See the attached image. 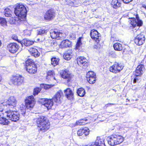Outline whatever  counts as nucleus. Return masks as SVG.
Listing matches in <instances>:
<instances>
[{
    "mask_svg": "<svg viewBox=\"0 0 146 146\" xmlns=\"http://www.w3.org/2000/svg\"><path fill=\"white\" fill-rule=\"evenodd\" d=\"M46 30L44 29H40L38 31V35H42L45 33H46Z\"/></svg>",
    "mask_w": 146,
    "mask_h": 146,
    "instance_id": "obj_43",
    "label": "nucleus"
},
{
    "mask_svg": "<svg viewBox=\"0 0 146 146\" xmlns=\"http://www.w3.org/2000/svg\"><path fill=\"white\" fill-rule=\"evenodd\" d=\"M113 90L115 92H116V90H115L113 89Z\"/></svg>",
    "mask_w": 146,
    "mask_h": 146,
    "instance_id": "obj_51",
    "label": "nucleus"
},
{
    "mask_svg": "<svg viewBox=\"0 0 146 146\" xmlns=\"http://www.w3.org/2000/svg\"><path fill=\"white\" fill-rule=\"evenodd\" d=\"M130 23L133 27H135L137 23L136 19L135 18H131Z\"/></svg>",
    "mask_w": 146,
    "mask_h": 146,
    "instance_id": "obj_37",
    "label": "nucleus"
},
{
    "mask_svg": "<svg viewBox=\"0 0 146 146\" xmlns=\"http://www.w3.org/2000/svg\"><path fill=\"white\" fill-rule=\"evenodd\" d=\"M90 130L88 127H85L84 128L80 129L77 131V134L79 136L84 135L85 136L88 135L90 132Z\"/></svg>",
    "mask_w": 146,
    "mask_h": 146,
    "instance_id": "obj_20",
    "label": "nucleus"
},
{
    "mask_svg": "<svg viewBox=\"0 0 146 146\" xmlns=\"http://www.w3.org/2000/svg\"><path fill=\"white\" fill-rule=\"evenodd\" d=\"M7 22L4 18H0V24L2 26H5L6 25Z\"/></svg>",
    "mask_w": 146,
    "mask_h": 146,
    "instance_id": "obj_38",
    "label": "nucleus"
},
{
    "mask_svg": "<svg viewBox=\"0 0 146 146\" xmlns=\"http://www.w3.org/2000/svg\"><path fill=\"white\" fill-rule=\"evenodd\" d=\"M77 61L78 65L80 66L86 67L88 65V60L84 57H78L77 59Z\"/></svg>",
    "mask_w": 146,
    "mask_h": 146,
    "instance_id": "obj_16",
    "label": "nucleus"
},
{
    "mask_svg": "<svg viewBox=\"0 0 146 146\" xmlns=\"http://www.w3.org/2000/svg\"><path fill=\"white\" fill-rule=\"evenodd\" d=\"M41 90L40 88H36L34 89V90L33 94L34 95H36L38 94L40 92Z\"/></svg>",
    "mask_w": 146,
    "mask_h": 146,
    "instance_id": "obj_39",
    "label": "nucleus"
},
{
    "mask_svg": "<svg viewBox=\"0 0 146 146\" xmlns=\"http://www.w3.org/2000/svg\"><path fill=\"white\" fill-rule=\"evenodd\" d=\"M133 0H123V2L125 3H128L131 2Z\"/></svg>",
    "mask_w": 146,
    "mask_h": 146,
    "instance_id": "obj_47",
    "label": "nucleus"
},
{
    "mask_svg": "<svg viewBox=\"0 0 146 146\" xmlns=\"http://www.w3.org/2000/svg\"><path fill=\"white\" fill-rule=\"evenodd\" d=\"M71 45V42L68 40H65L62 41L60 47L62 48L69 47Z\"/></svg>",
    "mask_w": 146,
    "mask_h": 146,
    "instance_id": "obj_26",
    "label": "nucleus"
},
{
    "mask_svg": "<svg viewBox=\"0 0 146 146\" xmlns=\"http://www.w3.org/2000/svg\"><path fill=\"white\" fill-rule=\"evenodd\" d=\"M145 70V67L142 64L138 66L136 68L135 71V74L132 76V79L135 78L133 79V82L134 83H136L138 79L137 77L141 76Z\"/></svg>",
    "mask_w": 146,
    "mask_h": 146,
    "instance_id": "obj_7",
    "label": "nucleus"
},
{
    "mask_svg": "<svg viewBox=\"0 0 146 146\" xmlns=\"http://www.w3.org/2000/svg\"><path fill=\"white\" fill-rule=\"evenodd\" d=\"M62 95L63 93L62 91H59L52 99H48L42 98L40 99V101L48 109H50L52 107L53 105V101H54V102L58 104L61 103L62 100L61 96Z\"/></svg>",
    "mask_w": 146,
    "mask_h": 146,
    "instance_id": "obj_1",
    "label": "nucleus"
},
{
    "mask_svg": "<svg viewBox=\"0 0 146 146\" xmlns=\"http://www.w3.org/2000/svg\"><path fill=\"white\" fill-rule=\"evenodd\" d=\"M142 7L146 9V5H143L142 6Z\"/></svg>",
    "mask_w": 146,
    "mask_h": 146,
    "instance_id": "obj_49",
    "label": "nucleus"
},
{
    "mask_svg": "<svg viewBox=\"0 0 146 146\" xmlns=\"http://www.w3.org/2000/svg\"><path fill=\"white\" fill-rule=\"evenodd\" d=\"M113 47L115 50L117 51H121L123 49L122 44L118 42L114 44Z\"/></svg>",
    "mask_w": 146,
    "mask_h": 146,
    "instance_id": "obj_29",
    "label": "nucleus"
},
{
    "mask_svg": "<svg viewBox=\"0 0 146 146\" xmlns=\"http://www.w3.org/2000/svg\"><path fill=\"white\" fill-rule=\"evenodd\" d=\"M24 77L20 75L13 76L11 79V81L14 85L19 86L24 82Z\"/></svg>",
    "mask_w": 146,
    "mask_h": 146,
    "instance_id": "obj_9",
    "label": "nucleus"
},
{
    "mask_svg": "<svg viewBox=\"0 0 146 146\" xmlns=\"http://www.w3.org/2000/svg\"><path fill=\"white\" fill-rule=\"evenodd\" d=\"M145 37L143 34H140L136 37L134 41L135 43L138 45L143 44L145 42Z\"/></svg>",
    "mask_w": 146,
    "mask_h": 146,
    "instance_id": "obj_15",
    "label": "nucleus"
},
{
    "mask_svg": "<svg viewBox=\"0 0 146 146\" xmlns=\"http://www.w3.org/2000/svg\"><path fill=\"white\" fill-rule=\"evenodd\" d=\"M50 36L52 38H56L59 39L62 36V34L60 32H58L57 30H51Z\"/></svg>",
    "mask_w": 146,
    "mask_h": 146,
    "instance_id": "obj_17",
    "label": "nucleus"
},
{
    "mask_svg": "<svg viewBox=\"0 0 146 146\" xmlns=\"http://www.w3.org/2000/svg\"><path fill=\"white\" fill-rule=\"evenodd\" d=\"M64 92L67 98L69 100H71L73 97V92L70 88H68L64 90Z\"/></svg>",
    "mask_w": 146,
    "mask_h": 146,
    "instance_id": "obj_24",
    "label": "nucleus"
},
{
    "mask_svg": "<svg viewBox=\"0 0 146 146\" xmlns=\"http://www.w3.org/2000/svg\"><path fill=\"white\" fill-rule=\"evenodd\" d=\"M77 93L78 95L80 97L84 96L85 94V90L82 88H79L77 91Z\"/></svg>",
    "mask_w": 146,
    "mask_h": 146,
    "instance_id": "obj_31",
    "label": "nucleus"
},
{
    "mask_svg": "<svg viewBox=\"0 0 146 146\" xmlns=\"http://www.w3.org/2000/svg\"><path fill=\"white\" fill-rule=\"evenodd\" d=\"M82 37H79L78 38V40L77 43L76 44V48H78V47H79L80 46V45L82 44L81 42V39Z\"/></svg>",
    "mask_w": 146,
    "mask_h": 146,
    "instance_id": "obj_41",
    "label": "nucleus"
},
{
    "mask_svg": "<svg viewBox=\"0 0 146 146\" xmlns=\"http://www.w3.org/2000/svg\"><path fill=\"white\" fill-rule=\"evenodd\" d=\"M59 59L55 57L51 59V64L54 66L58 64Z\"/></svg>",
    "mask_w": 146,
    "mask_h": 146,
    "instance_id": "obj_32",
    "label": "nucleus"
},
{
    "mask_svg": "<svg viewBox=\"0 0 146 146\" xmlns=\"http://www.w3.org/2000/svg\"><path fill=\"white\" fill-rule=\"evenodd\" d=\"M54 85H46L45 84L44 86V88L47 89L48 88L53 86Z\"/></svg>",
    "mask_w": 146,
    "mask_h": 146,
    "instance_id": "obj_45",
    "label": "nucleus"
},
{
    "mask_svg": "<svg viewBox=\"0 0 146 146\" xmlns=\"http://www.w3.org/2000/svg\"><path fill=\"white\" fill-rule=\"evenodd\" d=\"M104 139L98 137L95 142L93 143L91 146H104Z\"/></svg>",
    "mask_w": 146,
    "mask_h": 146,
    "instance_id": "obj_22",
    "label": "nucleus"
},
{
    "mask_svg": "<svg viewBox=\"0 0 146 146\" xmlns=\"http://www.w3.org/2000/svg\"><path fill=\"white\" fill-rule=\"evenodd\" d=\"M23 32L25 35L30 36L31 34V31L29 30H25Z\"/></svg>",
    "mask_w": 146,
    "mask_h": 146,
    "instance_id": "obj_42",
    "label": "nucleus"
},
{
    "mask_svg": "<svg viewBox=\"0 0 146 146\" xmlns=\"http://www.w3.org/2000/svg\"><path fill=\"white\" fill-rule=\"evenodd\" d=\"M25 104L27 109H32L36 103L35 100L33 96H31L26 98L25 100Z\"/></svg>",
    "mask_w": 146,
    "mask_h": 146,
    "instance_id": "obj_10",
    "label": "nucleus"
},
{
    "mask_svg": "<svg viewBox=\"0 0 146 146\" xmlns=\"http://www.w3.org/2000/svg\"><path fill=\"white\" fill-rule=\"evenodd\" d=\"M90 35L92 38L98 43L101 39L100 34L96 30H92L91 31Z\"/></svg>",
    "mask_w": 146,
    "mask_h": 146,
    "instance_id": "obj_13",
    "label": "nucleus"
},
{
    "mask_svg": "<svg viewBox=\"0 0 146 146\" xmlns=\"http://www.w3.org/2000/svg\"><path fill=\"white\" fill-rule=\"evenodd\" d=\"M86 78L90 84H94L96 80V74L92 71H90L87 73Z\"/></svg>",
    "mask_w": 146,
    "mask_h": 146,
    "instance_id": "obj_11",
    "label": "nucleus"
},
{
    "mask_svg": "<svg viewBox=\"0 0 146 146\" xmlns=\"http://www.w3.org/2000/svg\"><path fill=\"white\" fill-rule=\"evenodd\" d=\"M111 5L115 9L120 7L121 5L120 0H112Z\"/></svg>",
    "mask_w": 146,
    "mask_h": 146,
    "instance_id": "obj_28",
    "label": "nucleus"
},
{
    "mask_svg": "<svg viewBox=\"0 0 146 146\" xmlns=\"http://www.w3.org/2000/svg\"><path fill=\"white\" fill-rule=\"evenodd\" d=\"M31 54L35 57H37L40 55V53L38 50L34 48H31L29 50Z\"/></svg>",
    "mask_w": 146,
    "mask_h": 146,
    "instance_id": "obj_25",
    "label": "nucleus"
},
{
    "mask_svg": "<svg viewBox=\"0 0 146 146\" xmlns=\"http://www.w3.org/2000/svg\"><path fill=\"white\" fill-rule=\"evenodd\" d=\"M37 127L42 132H45L50 128V123L47 118L43 116L38 118L37 120Z\"/></svg>",
    "mask_w": 146,
    "mask_h": 146,
    "instance_id": "obj_2",
    "label": "nucleus"
},
{
    "mask_svg": "<svg viewBox=\"0 0 146 146\" xmlns=\"http://www.w3.org/2000/svg\"><path fill=\"white\" fill-rule=\"evenodd\" d=\"M26 68L27 71L30 74H35L37 71L36 65L31 59H28L26 61Z\"/></svg>",
    "mask_w": 146,
    "mask_h": 146,
    "instance_id": "obj_5",
    "label": "nucleus"
},
{
    "mask_svg": "<svg viewBox=\"0 0 146 146\" xmlns=\"http://www.w3.org/2000/svg\"><path fill=\"white\" fill-rule=\"evenodd\" d=\"M123 68V66L122 65H120L117 62H115L110 67L109 70L111 72L116 73L119 72Z\"/></svg>",
    "mask_w": 146,
    "mask_h": 146,
    "instance_id": "obj_12",
    "label": "nucleus"
},
{
    "mask_svg": "<svg viewBox=\"0 0 146 146\" xmlns=\"http://www.w3.org/2000/svg\"><path fill=\"white\" fill-rule=\"evenodd\" d=\"M16 15L18 17L20 21L25 19L27 15V10L26 7L22 4H18L16 6L14 11Z\"/></svg>",
    "mask_w": 146,
    "mask_h": 146,
    "instance_id": "obj_3",
    "label": "nucleus"
},
{
    "mask_svg": "<svg viewBox=\"0 0 146 146\" xmlns=\"http://www.w3.org/2000/svg\"><path fill=\"white\" fill-rule=\"evenodd\" d=\"M136 21H137V26H141L143 24V22L141 20L139 19V18L136 16Z\"/></svg>",
    "mask_w": 146,
    "mask_h": 146,
    "instance_id": "obj_40",
    "label": "nucleus"
},
{
    "mask_svg": "<svg viewBox=\"0 0 146 146\" xmlns=\"http://www.w3.org/2000/svg\"><path fill=\"white\" fill-rule=\"evenodd\" d=\"M55 13L53 10H49L47 11L44 16V19L48 21L52 19L54 17Z\"/></svg>",
    "mask_w": 146,
    "mask_h": 146,
    "instance_id": "obj_18",
    "label": "nucleus"
},
{
    "mask_svg": "<svg viewBox=\"0 0 146 146\" xmlns=\"http://www.w3.org/2000/svg\"><path fill=\"white\" fill-rule=\"evenodd\" d=\"M4 13L5 16L11 17V11L8 8H6L4 10Z\"/></svg>",
    "mask_w": 146,
    "mask_h": 146,
    "instance_id": "obj_36",
    "label": "nucleus"
},
{
    "mask_svg": "<svg viewBox=\"0 0 146 146\" xmlns=\"http://www.w3.org/2000/svg\"><path fill=\"white\" fill-rule=\"evenodd\" d=\"M9 122L6 118L1 117L0 118V124L2 125H7Z\"/></svg>",
    "mask_w": 146,
    "mask_h": 146,
    "instance_id": "obj_30",
    "label": "nucleus"
},
{
    "mask_svg": "<svg viewBox=\"0 0 146 146\" xmlns=\"http://www.w3.org/2000/svg\"><path fill=\"white\" fill-rule=\"evenodd\" d=\"M4 102H6V107L13 108V109H14L17 103V101L16 98L14 96L10 97L7 100Z\"/></svg>",
    "mask_w": 146,
    "mask_h": 146,
    "instance_id": "obj_8",
    "label": "nucleus"
},
{
    "mask_svg": "<svg viewBox=\"0 0 146 146\" xmlns=\"http://www.w3.org/2000/svg\"><path fill=\"white\" fill-rule=\"evenodd\" d=\"M54 45H53V43H52V44H49V45H48L47 46H53Z\"/></svg>",
    "mask_w": 146,
    "mask_h": 146,
    "instance_id": "obj_50",
    "label": "nucleus"
},
{
    "mask_svg": "<svg viewBox=\"0 0 146 146\" xmlns=\"http://www.w3.org/2000/svg\"><path fill=\"white\" fill-rule=\"evenodd\" d=\"M72 56V53L67 52L65 53L64 55V58L65 59L67 60H70Z\"/></svg>",
    "mask_w": 146,
    "mask_h": 146,
    "instance_id": "obj_35",
    "label": "nucleus"
},
{
    "mask_svg": "<svg viewBox=\"0 0 146 146\" xmlns=\"http://www.w3.org/2000/svg\"><path fill=\"white\" fill-rule=\"evenodd\" d=\"M6 102H3V103H0V112H5V111L6 110L5 109V108H6ZM2 114L3 113H2Z\"/></svg>",
    "mask_w": 146,
    "mask_h": 146,
    "instance_id": "obj_33",
    "label": "nucleus"
},
{
    "mask_svg": "<svg viewBox=\"0 0 146 146\" xmlns=\"http://www.w3.org/2000/svg\"><path fill=\"white\" fill-rule=\"evenodd\" d=\"M55 74L53 71H49L47 73L46 77V78L47 79L50 80H54V82L56 83L57 82V80H56L55 77H54Z\"/></svg>",
    "mask_w": 146,
    "mask_h": 146,
    "instance_id": "obj_21",
    "label": "nucleus"
},
{
    "mask_svg": "<svg viewBox=\"0 0 146 146\" xmlns=\"http://www.w3.org/2000/svg\"><path fill=\"white\" fill-rule=\"evenodd\" d=\"M11 37L14 40L18 41V40L17 36L15 35H13Z\"/></svg>",
    "mask_w": 146,
    "mask_h": 146,
    "instance_id": "obj_46",
    "label": "nucleus"
},
{
    "mask_svg": "<svg viewBox=\"0 0 146 146\" xmlns=\"http://www.w3.org/2000/svg\"><path fill=\"white\" fill-rule=\"evenodd\" d=\"M26 106L25 105L21 104L20 106V110H21V113L24 115L25 113Z\"/></svg>",
    "mask_w": 146,
    "mask_h": 146,
    "instance_id": "obj_34",
    "label": "nucleus"
},
{
    "mask_svg": "<svg viewBox=\"0 0 146 146\" xmlns=\"http://www.w3.org/2000/svg\"><path fill=\"white\" fill-rule=\"evenodd\" d=\"M19 46L15 43H10L7 46L8 50L12 53H15L17 51Z\"/></svg>",
    "mask_w": 146,
    "mask_h": 146,
    "instance_id": "obj_14",
    "label": "nucleus"
},
{
    "mask_svg": "<svg viewBox=\"0 0 146 146\" xmlns=\"http://www.w3.org/2000/svg\"><path fill=\"white\" fill-rule=\"evenodd\" d=\"M115 105V104H114L109 103V104H107L105 106H106V107H108V106H110L111 105Z\"/></svg>",
    "mask_w": 146,
    "mask_h": 146,
    "instance_id": "obj_48",
    "label": "nucleus"
},
{
    "mask_svg": "<svg viewBox=\"0 0 146 146\" xmlns=\"http://www.w3.org/2000/svg\"><path fill=\"white\" fill-rule=\"evenodd\" d=\"M62 77L66 79L67 82H68L71 79L72 75L70 74V72L67 70L63 71L61 73Z\"/></svg>",
    "mask_w": 146,
    "mask_h": 146,
    "instance_id": "obj_19",
    "label": "nucleus"
},
{
    "mask_svg": "<svg viewBox=\"0 0 146 146\" xmlns=\"http://www.w3.org/2000/svg\"><path fill=\"white\" fill-rule=\"evenodd\" d=\"M87 121V119L86 118L80 120L76 121V123L70 124V125L72 127H74L76 126L84 125L86 123V122Z\"/></svg>",
    "mask_w": 146,
    "mask_h": 146,
    "instance_id": "obj_23",
    "label": "nucleus"
},
{
    "mask_svg": "<svg viewBox=\"0 0 146 146\" xmlns=\"http://www.w3.org/2000/svg\"><path fill=\"white\" fill-rule=\"evenodd\" d=\"M34 42L28 39L25 38L23 39L21 42V44H23L26 46H29L33 44Z\"/></svg>",
    "mask_w": 146,
    "mask_h": 146,
    "instance_id": "obj_27",
    "label": "nucleus"
},
{
    "mask_svg": "<svg viewBox=\"0 0 146 146\" xmlns=\"http://www.w3.org/2000/svg\"><path fill=\"white\" fill-rule=\"evenodd\" d=\"M9 109L7 110H5L7 117L12 121L16 122L19 119V113L15 111L14 109Z\"/></svg>",
    "mask_w": 146,
    "mask_h": 146,
    "instance_id": "obj_6",
    "label": "nucleus"
},
{
    "mask_svg": "<svg viewBox=\"0 0 146 146\" xmlns=\"http://www.w3.org/2000/svg\"><path fill=\"white\" fill-rule=\"evenodd\" d=\"M46 43H48V45L53 43V45L56 44V43L53 40H50L47 41Z\"/></svg>",
    "mask_w": 146,
    "mask_h": 146,
    "instance_id": "obj_44",
    "label": "nucleus"
},
{
    "mask_svg": "<svg viewBox=\"0 0 146 146\" xmlns=\"http://www.w3.org/2000/svg\"><path fill=\"white\" fill-rule=\"evenodd\" d=\"M107 140L109 145L114 146L121 143L124 141V138L119 135H113L108 137Z\"/></svg>",
    "mask_w": 146,
    "mask_h": 146,
    "instance_id": "obj_4",
    "label": "nucleus"
}]
</instances>
